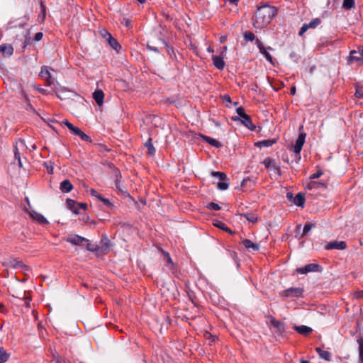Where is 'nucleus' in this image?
<instances>
[{
	"mask_svg": "<svg viewBox=\"0 0 363 363\" xmlns=\"http://www.w3.org/2000/svg\"><path fill=\"white\" fill-rule=\"evenodd\" d=\"M107 41H108L109 45L114 50L118 51L121 48V45L118 43L117 40L115 39L113 36H111L110 38H108V40Z\"/></svg>",
	"mask_w": 363,
	"mask_h": 363,
	"instance_id": "cd10ccee",
	"label": "nucleus"
},
{
	"mask_svg": "<svg viewBox=\"0 0 363 363\" xmlns=\"http://www.w3.org/2000/svg\"><path fill=\"white\" fill-rule=\"evenodd\" d=\"M245 217L247 220L252 223H256L257 220V216L253 213H247L241 215Z\"/></svg>",
	"mask_w": 363,
	"mask_h": 363,
	"instance_id": "7c9ffc66",
	"label": "nucleus"
},
{
	"mask_svg": "<svg viewBox=\"0 0 363 363\" xmlns=\"http://www.w3.org/2000/svg\"><path fill=\"white\" fill-rule=\"evenodd\" d=\"M358 343L359 345V358L363 362V338L358 340Z\"/></svg>",
	"mask_w": 363,
	"mask_h": 363,
	"instance_id": "c03bdc74",
	"label": "nucleus"
},
{
	"mask_svg": "<svg viewBox=\"0 0 363 363\" xmlns=\"http://www.w3.org/2000/svg\"><path fill=\"white\" fill-rule=\"evenodd\" d=\"M320 23V19L318 18H313L309 23H306L308 28H315Z\"/></svg>",
	"mask_w": 363,
	"mask_h": 363,
	"instance_id": "72a5a7b5",
	"label": "nucleus"
},
{
	"mask_svg": "<svg viewBox=\"0 0 363 363\" xmlns=\"http://www.w3.org/2000/svg\"><path fill=\"white\" fill-rule=\"evenodd\" d=\"M290 94L291 95H294L296 94V87L295 86H293V87L291 88Z\"/></svg>",
	"mask_w": 363,
	"mask_h": 363,
	"instance_id": "69168bd1",
	"label": "nucleus"
},
{
	"mask_svg": "<svg viewBox=\"0 0 363 363\" xmlns=\"http://www.w3.org/2000/svg\"><path fill=\"white\" fill-rule=\"evenodd\" d=\"M43 37V34L41 32L37 33L35 35L34 40L35 41H40Z\"/></svg>",
	"mask_w": 363,
	"mask_h": 363,
	"instance_id": "6e6d98bb",
	"label": "nucleus"
},
{
	"mask_svg": "<svg viewBox=\"0 0 363 363\" xmlns=\"http://www.w3.org/2000/svg\"><path fill=\"white\" fill-rule=\"evenodd\" d=\"M213 65L218 69L222 70L224 69L225 63L223 58L220 56L214 55L212 57Z\"/></svg>",
	"mask_w": 363,
	"mask_h": 363,
	"instance_id": "f8f14e48",
	"label": "nucleus"
},
{
	"mask_svg": "<svg viewBox=\"0 0 363 363\" xmlns=\"http://www.w3.org/2000/svg\"><path fill=\"white\" fill-rule=\"evenodd\" d=\"M208 208L219 211L220 209V206L216 203L211 202L208 205Z\"/></svg>",
	"mask_w": 363,
	"mask_h": 363,
	"instance_id": "a18cd8bd",
	"label": "nucleus"
},
{
	"mask_svg": "<svg viewBox=\"0 0 363 363\" xmlns=\"http://www.w3.org/2000/svg\"><path fill=\"white\" fill-rule=\"evenodd\" d=\"M30 298L29 297H26L25 298L24 303H25V306L26 307H29L30 306Z\"/></svg>",
	"mask_w": 363,
	"mask_h": 363,
	"instance_id": "bf43d9fd",
	"label": "nucleus"
},
{
	"mask_svg": "<svg viewBox=\"0 0 363 363\" xmlns=\"http://www.w3.org/2000/svg\"><path fill=\"white\" fill-rule=\"evenodd\" d=\"M45 164L46 166L48 172L49 174H52V172H53V164H52V162H50L49 163L45 162Z\"/></svg>",
	"mask_w": 363,
	"mask_h": 363,
	"instance_id": "49530a36",
	"label": "nucleus"
},
{
	"mask_svg": "<svg viewBox=\"0 0 363 363\" xmlns=\"http://www.w3.org/2000/svg\"><path fill=\"white\" fill-rule=\"evenodd\" d=\"M363 60V48H359L358 50H351L348 57V63L359 62Z\"/></svg>",
	"mask_w": 363,
	"mask_h": 363,
	"instance_id": "0eeeda50",
	"label": "nucleus"
},
{
	"mask_svg": "<svg viewBox=\"0 0 363 363\" xmlns=\"http://www.w3.org/2000/svg\"><path fill=\"white\" fill-rule=\"evenodd\" d=\"M243 35L245 39L249 41H253L255 39V34L250 31L245 32Z\"/></svg>",
	"mask_w": 363,
	"mask_h": 363,
	"instance_id": "a19ab883",
	"label": "nucleus"
},
{
	"mask_svg": "<svg viewBox=\"0 0 363 363\" xmlns=\"http://www.w3.org/2000/svg\"><path fill=\"white\" fill-rule=\"evenodd\" d=\"M86 248H87L88 250L91 251V252L96 250V248L95 247H92L90 244L87 245Z\"/></svg>",
	"mask_w": 363,
	"mask_h": 363,
	"instance_id": "0e129e2a",
	"label": "nucleus"
},
{
	"mask_svg": "<svg viewBox=\"0 0 363 363\" xmlns=\"http://www.w3.org/2000/svg\"><path fill=\"white\" fill-rule=\"evenodd\" d=\"M242 243L247 249H252L253 251H258L259 250V245L253 242L249 239L244 240Z\"/></svg>",
	"mask_w": 363,
	"mask_h": 363,
	"instance_id": "f3484780",
	"label": "nucleus"
},
{
	"mask_svg": "<svg viewBox=\"0 0 363 363\" xmlns=\"http://www.w3.org/2000/svg\"><path fill=\"white\" fill-rule=\"evenodd\" d=\"M145 147L147 149L148 155H154L155 153V148L154 147L152 143V138H150L145 143Z\"/></svg>",
	"mask_w": 363,
	"mask_h": 363,
	"instance_id": "bb28decb",
	"label": "nucleus"
},
{
	"mask_svg": "<svg viewBox=\"0 0 363 363\" xmlns=\"http://www.w3.org/2000/svg\"><path fill=\"white\" fill-rule=\"evenodd\" d=\"M68 95H74V94L72 91H67L65 89H61L57 91V96L60 100H65L69 99Z\"/></svg>",
	"mask_w": 363,
	"mask_h": 363,
	"instance_id": "412c9836",
	"label": "nucleus"
},
{
	"mask_svg": "<svg viewBox=\"0 0 363 363\" xmlns=\"http://www.w3.org/2000/svg\"><path fill=\"white\" fill-rule=\"evenodd\" d=\"M306 133H301L296 140V143L294 146V152L296 154H299L303 145L305 143V138H306Z\"/></svg>",
	"mask_w": 363,
	"mask_h": 363,
	"instance_id": "9d476101",
	"label": "nucleus"
},
{
	"mask_svg": "<svg viewBox=\"0 0 363 363\" xmlns=\"http://www.w3.org/2000/svg\"><path fill=\"white\" fill-rule=\"evenodd\" d=\"M295 205L303 207L305 203V196L303 194L298 193L293 200Z\"/></svg>",
	"mask_w": 363,
	"mask_h": 363,
	"instance_id": "4be33fe9",
	"label": "nucleus"
},
{
	"mask_svg": "<svg viewBox=\"0 0 363 363\" xmlns=\"http://www.w3.org/2000/svg\"><path fill=\"white\" fill-rule=\"evenodd\" d=\"M67 207L75 214L79 213V206L78 203L75 202L74 200L67 199Z\"/></svg>",
	"mask_w": 363,
	"mask_h": 363,
	"instance_id": "5701e85b",
	"label": "nucleus"
},
{
	"mask_svg": "<svg viewBox=\"0 0 363 363\" xmlns=\"http://www.w3.org/2000/svg\"><path fill=\"white\" fill-rule=\"evenodd\" d=\"M35 89L38 90L41 94H45V92H46L45 89L40 88V87H36Z\"/></svg>",
	"mask_w": 363,
	"mask_h": 363,
	"instance_id": "680f3d73",
	"label": "nucleus"
},
{
	"mask_svg": "<svg viewBox=\"0 0 363 363\" xmlns=\"http://www.w3.org/2000/svg\"><path fill=\"white\" fill-rule=\"evenodd\" d=\"M276 143H277L276 139L264 140L255 143V146L259 147H270Z\"/></svg>",
	"mask_w": 363,
	"mask_h": 363,
	"instance_id": "aec40b11",
	"label": "nucleus"
},
{
	"mask_svg": "<svg viewBox=\"0 0 363 363\" xmlns=\"http://www.w3.org/2000/svg\"><path fill=\"white\" fill-rule=\"evenodd\" d=\"M262 163L266 169H270L271 170L276 172L279 175L281 174L280 167L276 163L274 160L270 157H267L264 160Z\"/></svg>",
	"mask_w": 363,
	"mask_h": 363,
	"instance_id": "423d86ee",
	"label": "nucleus"
},
{
	"mask_svg": "<svg viewBox=\"0 0 363 363\" xmlns=\"http://www.w3.org/2000/svg\"><path fill=\"white\" fill-rule=\"evenodd\" d=\"M212 175L213 177H217L220 181H225L227 179V176L225 173L221 172H213Z\"/></svg>",
	"mask_w": 363,
	"mask_h": 363,
	"instance_id": "f704fd0d",
	"label": "nucleus"
},
{
	"mask_svg": "<svg viewBox=\"0 0 363 363\" xmlns=\"http://www.w3.org/2000/svg\"><path fill=\"white\" fill-rule=\"evenodd\" d=\"M308 29V28L307 27L306 23L303 24L299 30L298 35L300 36L303 35Z\"/></svg>",
	"mask_w": 363,
	"mask_h": 363,
	"instance_id": "3c124183",
	"label": "nucleus"
},
{
	"mask_svg": "<svg viewBox=\"0 0 363 363\" xmlns=\"http://www.w3.org/2000/svg\"><path fill=\"white\" fill-rule=\"evenodd\" d=\"M99 200L101 201L106 206L108 207H112L113 204L110 202V201L108 199L104 198V197H99Z\"/></svg>",
	"mask_w": 363,
	"mask_h": 363,
	"instance_id": "09e8293b",
	"label": "nucleus"
},
{
	"mask_svg": "<svg viewBox=\"0 0 363 363\" xmlns=\"http://www.w3.org/2000/svg\"><path fill=\"white\" fill-rule=\"evenodd\" d=\"M67 242H69L74 245H82L83 242L88 241L86 238L81 237L79 235H75L71 237H69L65 239Z\"/></svg>",
	"mask_w": 363,
	"mask_h": 363,
	"instance_id": "9b49d317",
	"label": "nucleus"
},
{
	"mask_svg": "<svg viewBox=\"0 0 363 363\" xmlns=\"http://www.w3.org/2000/svg\"><path fill=\"white\" fill-rule=\"evenodd\" d=\"M60 189L62 192L68 193L72 190L73 185L69 179H65L61 182Z\"/></svg>",
	"mask_w": 363,
	"mask_h": 363,
	"instance_id": "a211bd4d",
	"label": "nucleus"
},
{
	"mask_svg": "<svg viewBox=\"0 0 363 363\" xmlns=\"http://www.w3.org/2000/svg\"><path fill=\"white\" fill-rule=\"evenodd\" d=\"M90 194L92 196L96 197L99 200V197H101V196L100 194H99L98 192L94 189H90Z\"/></svg>",
	"mask_w": 363,
	"mask_h": 363,
	"instance_id": "5fc2aeb1",
	"label": "nucleus"
},
{
	"mask_svg": "<svg viewBox=\"0 0 363 363\" xmlns=\"http://www.w3.org/2000/svg\"><path fill=\"white\" fill-rule=\"evenodd\" d=\"M256 45L258 47L259 50H264V46L263 45V44L260 40H259V39L256 40Z\"/></svg>",
	"mask_w": 363,
	"mask_h": 363,
	"instance_id": "864d4df0",
	"label": "nucleus"
},
{
	"mask_svg": "<svg viewBox=\"0 0 363 363\" xmlns=\"http://www.w3.org/2000/svg\"><path fill=\"white\" fill-rule=\"evenodd\" d=\"M39 76L43 79H45L47 82H48V85H50L51 82H50V78H51V75H50V73L49 72V70L48 69L47 67H43L41 68V70H40V72L39 74Z\"/></svg>",
	"mask_w": 363,
	"mask_h": 363,
	"instance_id": "6ab92c4d",
	"label": "nucleus"
},
{
	"mask_svg": "<svg viewBox=\"0 0 363 363\" xmlns=\"http://www.w3.org/2000/svg\"><path fill=\"white\" fill-rule=\"evenodd\" d=\"M201 137L204 140V141H206V143H208V144H210L211 145H212L213 147H220L221 146V144L220 143V142L216 139L211 138H210L208 136H206V135H202Z\"/></svg>",
	"mask_w": 363,
	"mask_h": 363,
	"instance_id": "a878e982",
	"label": "nucleus"
},
{
	"mask_svg": "<svg viewBox=\"0 0 363 363\" xmlns=\"http://www.w3.org/2000/svg\"><path fill=\"white\" fill-rule=\"evenodd\" d=\"M222 98H223V101H225L226 102H228V103L231 102V99L229 95H224L222 96Z\"/></svg>",
	"mask_w": 363,
	"mask_h": 363,
	"instance_id": "4d7b16f0",
	"label": "nucleus"
},
{
	"mask_svg": "<svg viewBox=\"0 0 363 363\" xmlns=\"http://www.w3.org/2000/svg\"><path fill=\"white\" fill-rule=\"evenodd\" d=\"M213 225L216 227H217L220 229H222L223 230H224L225 232H228L230 234L233 233V231L228 226H226V225L224 223H223L221 221L217 220L213 223Z\"/></svg>",
	"mask_w": 363,
	"mask_h": 363,
	"instance_id": "c85d7f7f",
	"label": "nucleus"
},
{
	"mask_svg": "<svg viewBox=\"0 0 363 363\" xmlns=\"http://www.w3.org/2000/svg\"><path fill=\"white\" fill-rule=\"evenodd\" d=\"M303 289L302 288H289L286 290H284L282 292V296L285 298H289V297H296L298 298L301 297L303 294Z\"/></svg>",
	"mask_w": 363,
	"mask_h": 363,
	"instance_id": "7ed1b4c3",
	"label": "nucleus"
},
{
	"mask_svg": "<svg viewBox=\"0 0 363 363\" xmlns=\"http://www.w3.org/2000/svg\"><path fill=\"white\" fill-rule=\"evenodd\" d=\"M27 212L29 214L30 217L38 223L40 225H45L48 223V220L40 213L33 210L27 211Z\"/></svg>",
	"mask_w": 363,
	"mask_h": 363,
	"instance_id": "6e6552de",
	"label": "nucleus"
},
{
	"mask_svg": "<svg viewBox=\"0 0 363 363\" xmlns=\"http://www.w3.org/2000/svg\"><path fill=\"white\" fill-rule=\"evenodd\" d=\"M78 206H79V209L83 208L85 210L87 208V204L86 203H78Z\"/></svg>",
	"mask_w": 363,
	"mask_h": 363,
	"instance_id": "13d9d810",
	"label": "nucleus"
},
{
	"mask_svg": "<svg viewBox=\"0 0 363 363\" xmlns=\"http://www.w3.org/2000/svg\"><path fill=\"white\" fill-rule=\"evenodd\" d=\"M347 247V244L345 241H333L328 242L325 247V249L327 250H333V249H337V250H345Z\"/></svg>",
	"mask_w": 363,
	"mask_h": 363,
	"instance_id": "1a4fd4ad",
	"label": "nucleus"
},
{
	"mask_svg": "<svg viewBox=\"0 0 363 363\" xmlns=\"http://www.w3.org/2000/svg\"><path fill=\"white\" fill-rule=\"evenodd\" d=\"M319 186L325 187V184L323 182H311L308 184L309 189L316 188V187H319Z\"/></svg>",
	"mask_w": 363,
	"mask_h": 363,
	"instance_id": "79ce46f5",
	"label": "nucleus"
},
{
	"mask_svg": "<svg viewBox=\"0 0 363 363\" xmlns=\"http://www.w3.org/2000/svg\"><path fill=\"white\" fill-rule=\"evenodd\" d=\"M56 363H65V361L62 360V359H61L60 358H57V361H56Z\"/></svg>",
	"mask_w": 363,
	"mask_h": 363,
	"instance_id": "338daca9",
	"label": "nucleus"
},
{
	"mask_svg": "<svg viewBox=\"0 0 363 363\" xmlns=\"http://www.w3.org/2000/svg\"><path fill=\"white\" fill-rule=\"evenodd\" d=\"M315 350H316L318 354H319V356L322 359H325L326 361H330V359H331V354H330V353L328 351L323 350L320 347H317Z\"/></svg>",
	"mask_w": 363,
	"mask_h": 363,
	"instance_id": "393cba45",
	"label": "nucleus"
},
{
	"mask_svg": "<svg viewBox=\"0 0 363 363\" xmlns=\"http://www.w3.org/2000/svg\"><path fill=\"white\" fill-rule=\"evenodd\" d=\"M30 34V31L29 30H27V33H26V35H28ZM32 42V39L30 38V37H27L26 36V39H25V45H23V48L25 49L26 47L28 45H30Z\"/></svg>",
	"mask_w": 363,
	"mask_h": 363,
	"instance_id": "de8ad7c7",
	"label": "nucleus"
},
{
	"mask_svg": "<svg viewBox=\"0 0 363 363\" xmlns=\"http://www.w3.org/2000/svg\"><path fill=\"white\" fill-rule=\"evenodd\" d=\"M74 135H77L79 136L82 140L84 141H86V142H89V143H91V138L86 135L85 133H84L81 129H79V128H77L76 130H75V132L73 133Z\"/></svg>",
	"mask_w": 363,
	"mask_h": 363,
	"instance_id": "b1692460",
	"label": "nucleus"
},
{
	"mask_svg": "<svg viewBox=\"0 0 363 363\" xmlns=\"http://www.w3.org/2000/svg\"><path fill=\"white\" fill-rule=\"evenodd\" d=\"M286 198L289 199V200H291L293 199V194L291 192H288L286 194Z\"/></svg>",
	"mask_w": 363,
	"mask_h": 363,
	"instance_id": "e2e57ef3",
	"label": "nucleus"
},
{
	"mask_svg": "<svg viewBox=\"0 0 363 363\" xmlns=\"http://www.w3.org/2000/svg\"><path fill=\"white\" fill-rule=\"evenodd\" d=\"M62 124L66 125L68 129L72 132L73 134L75 132V130L77 128V127L74 126L71 123L69 122L67 120H65L62 122Z\"/></svg>",
	"mask_w": 363,
	"mask_h": 363,
	"instance_id": "58836bf2",
	"label": "nucleus"
},
{
	"mask_svg": "<svg viewBox=\"0 0 363 363\" xmlns=\"http://www.w3.org/2000/svg\"><path fill=\"white\" fill-rule=\"evenodd\" d=\"M271 324L274 328L277 329V333L279 335H281L284 332V324L283 323H281L279 320H277L275 318H272Z\"/></svg>",
	"mask_w": 363,
	"mask_h": 363,
	"instance_id": "ddd939ff",
	"label": "nucleus"
},
{
	"mask_svg": "<svg viewBox=\"0 0 363 363\" xmlns=\"http://www.w3.org/2000/svg\"><path fill=\"white\" fill-rule=\"evenodd\" d=\"M229 184L225 181H220L218 183V188L220 190H226L228 188Z\"/></svg>",
	"mask_w": 363,
	"mask_h": 363,
	"instance_id": "37998d69",
	"label": "nucleus"
},
{
	"mask_svg": "<svg viewBox=\"0 0 363 363\" xmlns=\"http://www.w3.org/2000/svg\"><path fill=\"white\" fill-rule=\"evenodd\" d=\"M93 98L95 100L96 103L101 106L103 104L104 99V94L101 90H96L93 93Z\"/></svg>",
	"mask_w": 363,
	"mask_h": 363,
	"instance_id": "dca6fc26",
	"label": "nucleus"
},
{
	"mask_svg": "<svg viewBox=\"0 0 363 363\" xmlns=\"http://www.w3.org/2000/svg\"><path fill=\"white\" fill-rule=\"evenodd\" d=\"M9 358V354L3 347H0V363H4L8 361Z\"/></svg>",
	"mask_w": 363,
	"mask_h": 363,
	"instance_id": "2f4dec72",
	"label": "nucleus"
},
{
	"mask_svg": "<svg viewBox=\"0 0 363 363\" xmlns=\"http://www.w3.org/2000/svg\"><path fill=\"white\" fill-rule=\"evenodd\" d=\"M321 269V267L318 264H308L303 267H299L296 269V272L299 274H307L309 272H320Z\"/></svg>",
	"mask_w": 363,
	"mask_h": 363,
	"instance_id": "39448f33",
	"label": "nucleus"
},
{
	"mask_svg": "<svg viewBox=\"0 0 363 363\" xmlns=\"http://www.w3.org/2000/svg\"><path fill=\"white\" fill-rule=\"evenodd\" d=\"M355 296L357 298H361L363 297V290L362 291H358L355 294Z\"/></svg>",
	"mask_w": 363,
	"mask_h": 363,
	"instance_id": "052dcab7",
	"label": "nucleus"
},
{
	"mask_svg": "<svg viewBox=\"0 0 363 363\" xmlns=\"http://www.w3.org/2000/svg\"><path fill=\"white\" fill-rule=\"evenodd\" d=\"M354 5V0H344L342 6L346 9H352Z\"/></svg>",
	"mask_w": 363,
	"mask_h": 363,
	"instance_id": "e433bc0d",
	"label": "nucleus"
},
{
	"mask_svg": "<svg viewBox=\"0 0 363 363\" xmlns=\"http://www.w3.org/2000/svg\"><path fill=\"white\" fill-rule=\"evenodd\" d=\"M14 157H15V159L17 160H21V155H20V152L16 146H15V147H14Z\"/></svg>",
	"mask_w": 363,
	"mask_h": 363,
	"instance_id": "603ef678",
	"label": "nucleus"
},
{
	"mask_svg": "<svg viewBox=\"0 0 363 363\" xmlns=\"http://www.w3.org/2000/svg\"><path fill=\"white\" fill-rule=\"evenodd\" d=\"M3 265L13 269H16L18 267H22L25 269H28V267L27 265L23 264L21 260L16 258H11L9 259L5 260L3 263Z\"/></svg>",
	"mask_w": 363,
	"mask_h": 363,
	"instance_id": "20e7f679",
	"label": "nucleus"
},
{
	"mask_svg": "<svg viewBox=\"0 0 363 363\" xmlns=\"http://www.w3.org/2000/svg\"><path fill=\"white\" fill-rule=\"evenodd\" d=\"M323 174V172L320 169H318L315 173L313 174L311 176V179H314L319 178Z\"/></svg>",
	"mask_w": 363,
	"mask_h": 363,
	"instance_id": "8fccbe9b",
	"label": "nucleus"
},
{
	"mask_svg": "<svg viewBox=\"0 0 363 363\" xmlns=\"http://www.w3.org/2000/svg\"><path fill=\"white\" fill-rule=\"evenodd\" d=\"M277 14V9L274 6L267 4L259 6L255 13L252 24L257 29H262L266 27Z\"/></svg>",
	"mask_w": 363,
	"mask_h": 363,
	"instance_id": "f257e3e1",
	"label": "nucleus"
},
{
	"mask_svg": "<svg viewBox=\"0 0 363 363\" xmlns=\"http://www.w3.org/2000/svg\"><path fill=\"white\" fill-rule=\"evenodd\" d=\"M313 227H314V224H313L311 223H306L303 227L302 236L306 235Z\"/></svg>",
	"mask_w": 363,
	"mask_h": 363,
	"instance_id": "4c0bfd02",
	"label": "nucleus"
},
{
	"mask_svg": "<svg viewBox=\"0 0 363 363\" xmlns=\"http://www.w3.org/2000/svg\"><path fill=\"white\" fill-rule=\"evenodd\" d=\"M355 95L358 97V98H362V94H360L359 91H356L355 93Z\"/></svg>",
	"mask_w": 363,
	"mask_h": 363,
	"instance_id": "774afa93",
	"label": "nucleus"
},
{
	"mask_svg": "<svg viewBox=\"0 0 363 363\" xmlns=\"http://www.w3.org/2000/svg\"><path fill=\"white\" fill-rule=\"evenodd\" d=\"M259 51L265 57L266 60L269 62H270L272 65H274V60L265 47L264 48V50H259Z\"/></svg>",
	"mask_w": 363,
	"mask_h": 363,
	"instance_id": "473e14b6",
	"label": "nucleus"
},
{
	"mask_svg": "<svg viewBox=\"0 0 363 363\" xmlns=\"http://www.w3.org/2000/svg\"><path fill=\"white\" fill-rule=\"evenodd\" d=\"M0 52L6 56H11L13 52V48L10 44H3L0 45Z\"/></svg>",
	"mask_w": 363,
	"mask_h": 363,
	"instance_id": "4468645a",
	"label": "nucleus"
},
{
	"mask_svg": "<svg viewBox=\"0 0 363 363\" xmlns=\"http://www.w3.org/2000/svg\"><path fill=\"white\" fill-rule=\"evenodd\" d=\"M294 328L297 333L305 336L308 335L313 331L311 328L306 325H295Z\"/></svg>",
	"mask_w": 363,
	"mask_h": 363,
	"instance_id": "2eb2a0df",
	"label": "nucleus"
},
{
	"mask_svg": "<svg viewBox=\"0 0 363 363\" xmlns=\"http://www.w3.org/2000/svg\"><path fill=\"white\" fill-rule=\"evenodd\" d=\"M62 124L66 125L68 129L72 132L73 134L75 132V130L77 128V127L74 126L71 123L69 122L67 120H65L62 122Z\"/></svg>",
	"mask_w": 363,
	"mask_h": 363,
	"instance_id": "ea45409f",
	"label": "nucleus"
},
{
	"mask_svg": "<svg viewBox=\"0 0 363 363\" xmlns=\"http://www.w3.org/2000/svg\"><path fill=\"white\" fill-rule=\"evenodd\" d=\"M40 9H41V13L38 16V19L40 22H43L45 19L46 16V6L44 4L43 1H40Z\"/></svg>",
	"mask_w": 363,
	"mask_h": 363,
	"instance_id": "c756f323",
	"label": "nucleus"
},
{
	"mask_svg": "<svg viewBox=\"0 0 363 363\" xmlns=\"http://www.w3.org/2000/svg\"><path fill=\"white\" fill-rule=\"evenodd\" d=\"M236 112L238 114V116L240 117H233L232 119L235 121L240 120L241 123L245 125L247 128H248L251 130H255L256 126L252 123L251 118L249 115H247L244 108L242 107H238L236 109Z\"/></svg>",
	"mask_w": 363,
	"mask_h": 363,
	"instance_id": "f03ea898",
	"label": "nucleus"
},
{
	"mask_svg": "<svg viewBox=\"0 0 363 363\" xmlns=\"http://www.w3.org/2000/svg\"><path fill=\"white\" fill-rule=\"evenodd\" d=\"M100 35L105 39L106 40H108V38H110L112 35L106 29H101L99 31Z\"/></svg>",
	"mask_w": 363,
	"mask_h": 363,
	"instance_id": "c9c22d12",
	"label": "nucleus"
}]
</instances>
